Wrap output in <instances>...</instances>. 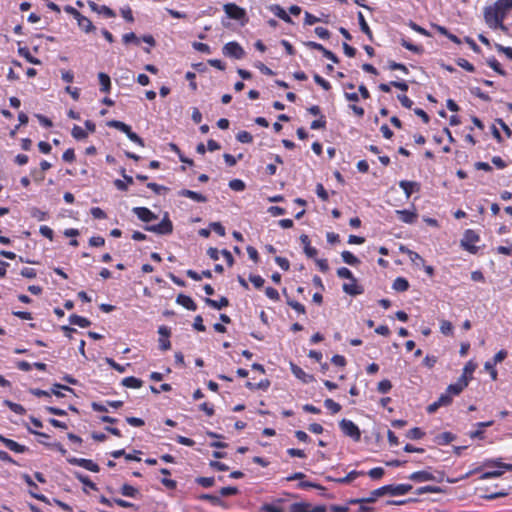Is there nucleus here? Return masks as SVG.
<instances>
[{
	"label": "nucleus",
	"instance_id": "37998d69",
	"mask_svg": "<svg viewBox=\"0 0 512 512\" xmlns=\"http://www.w3.org/2000/svg\"><path fill=\"white\" fill-rule=\"evenodd\" d=\"M229 187L234 191H243L245 189V184L240 179H234L229 182Z\"/></svg>",
	"mask_w": 512,
	"mask_h": 512
},
{
	"label": "nucleus",
	"instance_id": "774afa93",
	"mask_svg": "<svg viewBox=\"0 0 512 512\" xmlns=\"http://www.w3.org/2000/svg\"><path fill=\"white\" fill-rule=\"evenodd\" d=\"M507 357V352L505 350H500L497 352L493 358V363L496 365L501 363Z\"/></svg>",
	"mask_w": 512,
	"mask_h": 512
},
{
	"label": "nucleus",
	"instance_id": "aec40b11",
	"mask_svg": "<svg viewBox=\"0 0 512 512\" xmlns=\"http://www.w3.org/2000/svg\"><path fill=\"white\" fill-rule=\"evenodd\" d=\"M76 21L79 28L85 33H90L95 30V26L92 24V22L82 14L78 19H76Z\"/></svg>",
	"mask_w": 512,
	"mask_h": 512
},
{
	"label": "nucleus",
	"instance_id": "69168bd1",
	"mask_svg": "<svg viewBox=\"0 0 512 512\" xmlns=\"http://www.w3.org/2000/svg\"><path fill=\"white\" fill-rule=\"evenodd\" d=\"M407 436L411 439H420L423 436V432L419 428H413L408 431Z\"/></svg>",
	"mask_w": 512,
	"mask_h": 512
},
{
	"label": "nucleus",
	"instance_id": "4c0bfd02",
	"mask_svg": "<svg viewBox=\"0 0 512 512\" xmlns=\"http://www.w3.org/2000/svg\"><path fill=\"white\" fill-rule=\"evenodd\" d=\"M72 136L77 140H82L87 137V132L82 127L75 125L72 128Z\"/></svg>",
	"mask_w": 512,
	"mask_h": 512
},
{
	"label": "nucleus",
	"instance_id": "09e8293b",
	"mask_svg": "<svg viewBox=\"0 0 512 512\" xmlns=\"http://www.w3.org/2000/svg\"><path fill=\"white\" fill-rule=\"evenodd\" d=\"M392 388L391 382L389 380H382L378 383V391L381 393H387Z\"/></svg>",
	"mask_w": 512,
	"mask_h": 512
},
{
	"label": "nucleus",
	"instance_id": "e433bc0d",
	"mask_svg": "<svg viewBox=\"0 0 512 512\" xmlns=\"http://www.w3.org/2000/svg\"><path fill=\"white\" fill-rule=\"evenodd\" d=\"M324 405L332 414H336L341 410V406L332 399H326Z\"/></svg>",
	"mask_w": 512,
	"mask_h": 512
},
{
	"label": "nucleus",
	"instance_id": "c03bdc74",
	"mask_svg": "<svg viewBox=\"0 0 512 512\" xmlns=\"http://www.w3.org/2000/svg\"><path fill=\"white\" fill-rule=\"evenodd\" d=\"M484 369L489 372L491 378L496 380L497 378V370L495 369V364L491 361H487L484 364Z\"/></svg>",
	"mask_w": 512,
	"mask_h": 512
},
{
	"label": "nucleus",
	"instance_id": "79ce46f5",
	"mask_svg": "<svg viewBox=\"0 0 512 512\" xmlns=\"http://www.w3.org/2000/svg\"><path fill=\"white\" fill-rule=\"evenodd\" d=\"M19 54L24 56L28 62L32 63V64H35V65H38L40 64V60H38L37 58H34L28 50H26L25 48H20L19 49Z\"/></svg>",
	"mask_w": 512,
	"mask_h": 512
},
{
	"label": "nucleus",
	"instance_id": "dca6fc26",
	"mask_svg": "<svg viewBox=\"0 0 512 512\" xmlns=\"http://www.w3.org/2000/svg\"><path fill=\"white\" fill-rule=\"evenodd\" d=\"M291 372L296 378L301 380L303 383H309L313 380L312 375L307 374L303 369H301L295 364H291Z\"/></svg>",
	"mask_w": 512,
	"mask_h": 512
},
{
	"label": "nucleus",
	"instance_id": "ddd939ff",
	"mask_svg": "<svg viewBox=\"0 0 512 512\" xmlns=\"http://www.w3.org/2000/svg\"><path fill=\"white\" fill-rule=\"evenodd\" d=\"M133 212L144 222H150L156 219L155 214L145 207H135L133 208Z\"/></svg>",
	"mask_w": 512,
	"mask_h": 512
},
{
	"label": "nucleus",
	"instance_id": "8fccbe9b",
	"mask_svg": "<svg viewBox=\"0 0 512 512\" xmlns=\"http://www.w3.org/2000/svg\"><path fill=\"white\" fill-rule=\"evenodd\" d=\"M261 511H263V512H283V509L278 505L266 503L261 507Z\"/></svg>",
	"mask_w": 512,
	"mask_h": 512
},
{
	"label": "nucleus",
	"instance_id": "412c9836",
	"mask_svg": "<svg viewBox=\"0 0 512 512\" xmlns=\"http://www.w3.org/2000/svg\"><path fill=\"white\" fill-rule=\"evenodd\" d=\"M177 303L182 305L183 307H185L186 309L188 310H191V311H194L196 310V304L195 302L192 300L191 297L189 296H186V295H183V294H180L178 297H177Z\"/></svg>",
	"mask_w": 512,
	"mask_h": 512
},
{
	"label": "nucleus",
	"instance_id": "473e14b6",
	"mask_svg": "<svg viewBox=\"0 0 512 512\" xmlns=\"http://www.w3.org/2000/svg\"><path fill=\"white\" fill-rule=\"evenodd\" d=\"M402 251H405L409 257V259L416 265H423L424 266V259L416 252L414 251H411L409 249H406V250H403V248H401Z\"/></svg>",
	"mask_w": 512,
	"mask_h": 512
},
{
	"label": "nucleus",
	"instance_id": "c85d7f7f",
	"mask_svg": "<svg viewBox=\"0 0 512 512\" xmlns=\"http://www.w3.org/2000/svg\"><path fill=\"white\" fill-rule=\"evenodd\" d=\"M440 332L443 334V335H446V336H450V335H453V330H454V327L452 325V323L448 320H440Z\"/></svg>",
	"mask_w": 512,
	"mask_h": 512
},
{
	"label": "nucleus",
	"instance_id": "a19ab883",
	"mask_svg": "<svg viewBox=\"0 0 512 512\" xmlns=\"http://www.w3.org/2000/svg\"><path fill=\"white\" fill-rule=\"evenodd\" d=\"M4 404L6 406H8L13 412L17 413V414H24L25 413V409L23 406H21L20 404H17V403H13L11 401H8L6 400L4 402Z\"/></svg>",
	"mask_w": 512,
	"mask_h": 512
},
{
	"label": "nucleus",
	"instance_id": "c756f323",
	"mask_svg": "<svg viewBox=\"0 0 512 512\" xmlns=\"http://www.w3.org/2000/svg\"><path fill=\"white\" fill-rule=\"evenodd\" d=\"M271 11L280 19L284 20L285 22H290L291 19L289 15L286 13V11L280 7L279 5H273L271 6Z\"/></svg>",
	"mask_w": 512,
	"mask_h": 512
},
{
	"label": "nucleus",
	"instance_id": "0eeeda50",
	"mask_svg": "<svg viewBox=\"0 0 512 512\" xmlns=\"http://www.w3.org/2000/svg\"><path fill=\"white\" fill-rule=\"evenodd\" d=\"M341 431L346 435L351 437L353 440L358 441L360 439L361 433L358 426L353 423L351 420L343 419L339 423Z\"/></svg>",
	"mask_w": 512,
	"mask_h": 512
},
{
	"label": "nucleus",
	"instance_id": "e2e57ef3",
	"mask_svg": "<svg viewBox=\"0 0 512 512\" xmlns=\"http://www.w3.org/2000/svg\"><path fill=\"white\" fill-rule=\"evenodd\" d=\"M275 262L278 264V266L287 271L290 267L289 261L286 258L283 257H276Z\"/></svg>",
	"mask_w": 512,
	"mask_h": 512
},
{
	"label": "nucleus",
	"instance_id": "9b49d317",
	"mask_svg": "<svg viewBox=\"0 0 512 512\" xmlns=\"http://www.w3.org/2000/svg\"><path fill=\"white\" fill-rule=\"evenodd\" d=\"M69 463L78 465L80 467L85 468L86 470H89L91 472H98L99 466L94 463L92 460L89 459H83V458H69Z\"/></svg>",
	"mask_w": 512,
	"mask_h": 512
},
{
	"label": "nucleus",
	"instance_id": "39448f33",
	"mask_svg": "<svg viewBox=\"0 0 512 512\" xmlns=\"http://www.w3.org/2000/svg\"><path fill=\"white\" fill-rule=\"evenodd\" d=\"M479 241L478 234L473 230H466L461 240V246L470 253H476V243Z\"/></svg>",
	"mask_w": 512,
	"mask_h": 512
},
{
	"label": "nucleus",
	"instance_id": "338daca9",
	"mask_svg": "<svg viewBox=\"0 0 512 512\" xmlns=\"http://www.w3.org/2000/svg\"><path fill=\"white\" fill-rule=\"evenodd\" d=\"M265 294L268 298L272 300H278L279 299V293L276 289L272 287H267L265 290Z\"/></svg>",
	"mask_w": 512,
	"mask_h": 512
},
{
	"label": "nucleus",
	"instance_id": "cd10ccee",
	"mask_svg": "<svg viewBox=\"0 0 512 512\" xmlns=\"http://www.w3.org/2000/svg\"><path fill=\"white\" fill-rule=\"evenodd\" d=\"M205 302L210 307H212L214 309H218V310L222 309L223 307L228 306V303H229L227 298H225V297H222L219 301L212 300L210 298H206Z\"/></svg>",
	"mask_w": 512,
	"mask_h": 512
},
{
	"label": "nucleus",
	"instance_id": "f704fd0d",
	"mask_svg": "<svg viewBox=\"0 0 512 512\" xmlns=\"http://www.w3.org/2000/svg\"><path fill=\"white\" fill-rule=\"evenodd\" d=\"M186 273H187L188 277H190L191 279H193L195 281H200L202 279V277H206V278L211 277V271H209V270L203 271L202 274H198L197 272H195L193 270H188Z\"/></svg>",
	"mask_w": 512,
	"mask_h": 512
},
{
	"label": "nucleus",
	"instance_id": "864d4df0",
	"mask_svg": "<svg viewBox=\"0 0 512 512\" xmlns=\"http://www.w3.org/2000/svg\"><path fill=\"white\" fill-rule=\"evenodd\" d=\"M314 80L318 85H320L325 90H329L331 88L330 83L321 76H319L318 74L314 75Z\"/></svg>",
	"mask_w": 512,
	"mask_h": 512
},
{
	"label": "nucleus",
	"instance_id": "2eb2a0df",
	"mask_svg": "<svg viewBox=\"0 0 512 512\" xmlns=\"http://www.w3.org/2000/svg\"><path fill=\"white\" fill-rule=\"evenodd\" d=\"M409 479L415 482H427L435 480V477L432 473L428 471H417L409 475Z\"/></svg>",
	"mask_w": 512,
	"mask_h": 512
},
{
	"label": "nucleus",
	"instance_id": "393cba45",
	"mask_svg": "<svg viewBox=\"0 0 512 512\" xmlns=\"http://www.w3.org/2000/svg\"><path fill=\"white\" fill-rule=\"evenodd\" d=\"M123 386L127 388L138 389L142 386V381L136 377H126L122 380Z\"/></svg>",
	"mask_w": 512,
	"mask_h": 512
},
{
	"label": "nucleus",
	"instance_id": "bb28decb",
	"mask_svg": "<svg viewBox=\"0 0 512 512\" xmlns=\"http://www.w3.org/2000/svg\"><path fill=\"white\" fill-rule=\"evenodd\" d=\"M69 320L71 324L77 325L81 328L88 327L91 324V322L87 318L78 315H71Z\"/></svg>",
	"mask_w": 512,
	"mask_h": 512
},
{
	"label": "nucleus",
	"instance_id": "f8f14e48",
	"mask_svg": "<svg viewBox=\"0 0 512 512\" xmlns=\"http://www.w3.org/2000/svg\"><path fill=\"white\" fill-rule=\"evenodd\" d=\"M343 291L346 294L356 296L363 293V288L357 283L355 277L349 280V282L344 283L342 286Z\"/></svg>",
	"mask_w": 512,
	"mask_h": 512
},
{
	"label": "nucleus",
	"instance_id": "de8ad7c7",
	"mask_svg": "<svg viewBox=\"0 0 512 512\" xmlns=\"http://www.w3.org/2000/svg\"><path fill=\"white\" fill-rule=\"evenodd\" d=\"M237 140L241 143H250L252 141V136L247 131H241L237 134Z\"/></svg>",
	"mask_w": 512,
	"mask_h": 512
},
{
	"label": "nucleus",
	"instance_id": "c9c22d12",
	"mask_svg": "<svg viewBox=\"0 0 512 512\" xmlns=\"http://www.w3.org/2000/svg\"><path fill=\"white\" fill-rule=\"evenodd\" d=\"M477 365L473 361H469L463 368V374L461 376H466L468 381L471 379L473 372L475 371Z\"/></svg>",
	"mask_w": 512,
	"mask_h": 512
},
{
	"label": "nucleus",
	"instance_id": "9d476101",
	"mask_svg": "<svg viewBox=\"0 0 512 512\" xmlns=\"http://www.w3.org/2000/svg\"><path fill=\"white\" fill-rule=\"evenodd\" d=\"M468 378L461 376L456 383L447 387L446 392L452 397L460 394L468 386Z\"/></svg>",
	"mask_w": 512,
	"mask_h": 512
},
{
	"label": "nucleus",
	"instance_id": "ea45409f",
	"mask_svg": "<svg viewBox=\"0 0 512 512\" xmlns=\"http://www.w3.org/2000/svg\"><path fill=\"white\" fill-rule=\"evenodd\" d=\"M124 178H125L126 182L122 181V180H119V179L115 180V182H114L115 186L119 190H126L127 189V184H132L133 183L132 177L124 175Z\"/></svg>",
	"mask_w": 512,
	"mask_h": 512
},
{
	"label": "nucleus",
	"instance_id": "2f4dec72",
	"mask_svg": "<svg viewBox=\"0 0 512 512\" xmlns=\"http://www.w3.org/2000/svg\"><path fill=\"white\" fill-rule=\"evenodd\" d=\"M358 21L362 32H364L370 39L372 38V32L364 18L362 12L358 13Z\"/></svg>",
	"mask_w": 512,
	"mask_h": 512
},
{
	"label": "nucleus",
	"instance_id": "a18cd8bd",
	"mask_svg": "<svg viewBox=\"0 0 512 512\" xmlns=\"http://www.w3.org/2000/svg\"><path fill=\"white\" fill-rule=\"evenodd\" d=\"M384 474H385V470L381 467L373 468L368 472V475L372 479H380L381 477H383Z\"/></svg>",
	"mask_w": 512,
	"mask_h": 512
},
{
	"label": "nucleus",
	"instance_id": "603ef678",
	"mask_svg": "<svg viewBox=\"0 0 512 512\" xmlns=\"http://www.w3.org/2000/svg\"><path fill=\"white\" fill-rule=\"evenodd\" d=\"M316 194L323 201H327L328 200V193H327V191L325 190L324 186L321 183H318L316 185Z\"/></svg>",
	"mask_w": 512,
	"mask_h": 512
},
{
	"label": "nucleus",
	"instance_id": "a211bd4d",
	"mask_svg": "<svg viewBox=\"0 0 512 512\" xmlns=\"http://www.w3.org/2000/svg\"><path fill=\"white\" fill-rule=\"evenodd\" d=\"M0 441L8 448L9 450L16 452V453H23L25 451V447L23 445H20L14 440L5 438L0 435Z\"/></svg>",
	"mask_w": 512,
	"mask_h": 512
},
{
	"label": "nucleus",
	"instance_id": "052dcab7",
	"mask_svg": "<svg viewBox=\"0 0 512 512\" xmlns=\"http://www.w3.org/2000/svg\"><path fill=\"white\" fill-rule=\"evenodd\" d=\"M315 34L321 39H328L330 36L329 31L324 27H316Z\"/></svg>",
	"mask_w": 512,
	"mask_h": 512
},
{
	"label": "nucleus",
	"instance_id": "423d86ee",
	"mask_svg": "<svg viewBox=\"0 0 512 512\" xmlns=\"http://www.w3.org/2000/svg\"><path fill=\"white\" fill-rule=\"evenodd\" d=\"M222 52L225 56L235 59H242L245 55V51L242 46L235 41L226 43L223 46Z\"/></svg>",
	"mask_w": 512,
	"mask_h": 512
},
{
	"label": "nucleus",
	"instance_id": "f257e3e1",
	"mask_svg": "<svg viewBox=\"0 0 512 512\" xmlns=\"http://www.w3.org/2000/svg\"><path fill=\"white\" fill-rule=\"evenodd\" d=\"M512 9V0H497L493 5L484 8V19L491 29H500L507 33L503 24L507 13Z\"/></svg>",
	"mask_w": 512,
	"mask_h": 512
},
{
	"label": "nucleus",
	"instance_id": "6e6552de",
	"mask_svg": "<svg viewBox=\"0 0 512 512\" xmlns=\"http://www.w3.org/2000/svg\"><path fill=\"white\" fill-rule=\"evenodd\" d=\"M323 505L314 506L308 502H298L290 506V512H325Z\"/></svg>",
	"mask_w": 512,
	"mask_h": 512
},
{
	"label": "nucleus",
	"instance_id": "b1692460",
	"mask_svg": "<svg viewBox=\"0 0 512 512\" xmlns=\"http://www.w3.org/2000/svg\"><path fill=\"white\" fill-rule=\"evenodd\" d=\"M362 475H364V472L353 470V471L349 472L345 477L335 479V481L337 483H341V484H348Z\"/></svg>",
	"mask_w": 512,
	"mask_h": 512
},
{
	"label": "nucleus",
	"instance_id": "7c9ffc66",
	"mask_svg": "<svg viewBox=\"0 0 512 512\" xmlns=\"http://www.w3.org/2000/svg\"><path fill=\"white\" fill-rule=\"evenodd\" d=\"M107 125L109 127L116 128L125 134H127L129 132V130L131 129V127L129 125L125 124L124 122L117 121V120L109 121Z\"/></svg>",
	"mask_w": 512,
	"mask_h": 512
},
{
	"label": "nucleus",
	"instance_id": "f3484780",
	"mask_svg": "<svg viewBox=\"0 0 512 512\" xmlns=\"http://www.w3.org/2000/svg\"><path fill=\"white\" fill-rule=\"evenodd\" d=\"M396 214L402 222L407 224H412L417 219V213L411 210H397Z\"/></svg>",
	"mask_w": 512,
	"mask_h": 512
},
{
	"label": "nucleus",
	"instance_id": "1a4fd4ad",
	"mask_svg": "<svg viewBox=\"0 0 512 512\" xmlns=\"http://www.w3.org/2000/svg\"><path fill=\"white\" fill-rule=\"evenodd\" d=\"M146 230L157 234L165 235L170 234L172 232L173 225L169 218L165 216L159 224L147 226Z\"/></svg>",
	"mask_w": 512,
	"mask_h": 512
},
{
	"label": "nucleus",
	"instance_id": "bf43d9fd",
	"mask_svg": "<svg viewBox=\"0 0 512 512\" xmlns=\"http://www.w3.org/2000/svg\"><path fill=\"white\" fill-rule=\"evenodd\" d=\"M126 135L134 143H136L140 146H144L143 140L136 133H134L131 129L129 130V132Z\"/></svg>",
	"mask_w": 512,
	"mask_h": 512
},
{
	"label": "nucleus",
	"instance_id": "3c124183",
	"mask_svg": "<svg viewBox=\"0 0 512 512\" xmlns=\"http://www.w3.org/2000/svg\"><path fill=\"white\" fill-rule=\"evenodd\" d=\"M337 275L340 277V278H345V279H352L354 276L352 274V272L346 268V267H341L337 270Z\"/></svg>",
	"mask_w": 512,
	"mask_h": 512
},
{
	"label": "nucleus",
	"instance_id": "20e7f679",
	"mask_svg": "<svg viewBox=\"0 0 512 512\" xmlns=\"http://www.w3.org/2000/svg\"><path fill=\"white\" fill-rule=\"evenodd\" d=\"M485 466H492L495 467V469L484 472L480 477L482 480L497 478L501 476L506 470H512V464H506L499 461H488L485 463Z\"/></svg>",
	"mask_w": 512,
	"mask_h": 512
},
{
	"label": "nucleus",
	"instance_id": "72a5a7b5",
	"mask_svg": "<svg viewBox=\"0 0 512 512\" xmlns=\"http://www.w3.org/2000/svg\"><path fill=\"white\" fill-rule=\"evenodd\" d=\"M121 493L126 497H136L138 495V490L129 484H124L121 487Z\"/></svg>",
	"mask_w": 512,
	"mask_h": 512
},
{
	"label": "nucleus",
	"instance_id": "5fc2aeb1",
	"mask_svg": "<svg viewBox=\"0 0 512 512\" xmlns=\"http://www.w3.org/2000/svg\"><path fill=\"white\" fill-rule=\"evenodd\" d=\"M451 401H452V397H451L447 392H445L444 394H442V395L438 398V400H437L438 405H440L441 407H442V406H447V405H449V404L451 403Z\"/></svg>",
	"mask_w": 512,
	"mask_h": 512
},
{
	"label": "nucleus",
	"instance_id": "6ab92c4d",
	"mask_svg": "<svg viewBox=\"0 0 512 512\" xmlns=\"http://www.w3.org/2000/svg\"><path fill=\"white\" fill-rule=\"evenodd\" d=\"M178 194H179V196L187 197L196 202H206L207 201L205 196H203L202 194H200L198 192L192 191V190L183 189V190L179 191Z\"/></svg>",
	"mask_w": 512,
	"mask_h": 512
},
{
	"label": "nucleus",
	"instance_id": "4d7b16f0",
	"mask_svg": "<svg viewBox=\"0 0 512 512\" xmlns=\"http://www.w3.org/2000/svg\"><path fill=\"white\" fill-rule=\"evenodd\" d=\"M210 227L218 235H220V236H224L225 235V228L222 226L221 223H219V222H212L210 224Z\"/></svg>",
	"mask_w": 512,
	"mask_h": 512
},
{
	"label": "nucleus",
	"instance_id": "5701e85b",
	"mask_svg": "<svg viewBox=\"0 0 512 512\" xmlns=\"http://www.w3.org/2000/svg\"><path fill=\"white\" fill-rule=\"evenodd\" d=\"M98 79H99V83H100V90L102 92H105V93H108L111 89V81H110V77L103 73V72H100L98 74Z\"/></svg>",
	"mask_w": 512,
	"mask_h": 512
},
{
	"label": "nucleus",
	"instance_id": "4be33fe9",
	"mask_svg": "<svg viewBox=\"0 0 512 512\" xmlns=\"http://www.w3.org/2000/svg\"><path fill=\"white\" fill-rule=\"evenodd\" d=\"M399 186L403 189L407 198L419 188L418 184L412 181H400Z\"/></svg>",
	"mask_w": 512,
	"mask_h": 512
},
{
	"label": "nucleus",
	"instance_id": "13d9d810",
	"mask_svg": "<svg viewBox=\"0 0 512 512\" xmlns=\"http://www.w3.org/2000/svg\"><path fill=\"white\" fill-rule=\"evenodd\" d=\"M457 64L461 68H463V69H465V70H467L469 72H473L474 71V66L469 61H467L466 59H463V58L458 59Z\"/></svg>",
	"mask_w": 512,
	"mask_h": 512
},
{
	"label": "nucleus",
	"instance_id": "0e129e2a",
	"mask_svg": "<svg viewBox=\"0 0 512 512\" xmlns=\"http://www.w3.org/2000/svg\"><path fill=\"white\" fill-rule=\"evenodd\" d=\"M89 243L91 246L100 247L104 245L105 240L101 236H95L90 238Z\"/></svg>",
	"mask_w": 512,
	"mask_h": 512
},
{
	"label": "nucleus",
	"instance_id": "680f3d73",
	"mask_svg": "<svg viewBox=\"0 0 512 512\" xmlns=\"http://www.w3.org/2000/svg\"><path fill=\"white\" fill-rule=\"evenodd\" d=\"M91 215L97 219H105L106 213L99 207H93L91 209Z\"/></svg>",
	"mask_w": 512,
	"mask_h": 512
},
{
	"label": "nucleus",
	"instance_id": "f03ea898",
	"mask_svg": "<svg viewBox=\"0 0 512 512\" xmlns=\"http://www.w3.org/2000/svg\"><path fill=\"white\" fill-rule=\"evenodd\" d=\"M411 489L412 485L410 484L386 485L373 490L370 493L369 497L353 500L352 503H372L375 502L377 498L388 494L392 496H402L407 494Z\"/></svg>",
	"mask_w": 512,
	"mask_h": 512
},
{
	"label": "nucleus",
	"instance_id": "a878e982",
	"mask_svg": "<svg viewBox=\"0 0 512 512\" xmlns=\"http://www.w3.org/2000/svg\"><path fill=\"white\" fill-rule=\"evenodd\" d=\"M392 287L398 292H404L409 288V283L405 278L398 277L394 280Z\"/></svg>",
	"mask_w": 512,
	"mask_h": 512
},
{
	"label": "nucleus",
	"instance_id": "58836bf2",
	"mask_svg": "<svg viewBox=\"0 0 512 512\" xmlns=\"http://www.w3.org/2000/svg\"><path fill=\"white\" fill-rule=\"evenodd\" d=\"M342 259L345 263L349 264V265H356L359 260L357 259V257H355L351 252L349 251H343L342 254Z\"/></svg>",
	"mask_w": 512,
	"mask_h": 512
},
{
	"label": "nucleus",
	"instance_id": "4468645a",
	"mask_svg": "<svg viewBox=\"0 0 512 512\" xmlns=\"http://www.w3.org/2000/svg\"><path fill=\"white\" fill-rule=\"evenodd\" d=\"M88 6L92 11L98 14H102L107 18H112L115 16L114 11L105 5L99 6L93 1H88Z\"/></svg>",
	"mask_w": 512,
	"mask_h": 512
},
{
	"label": "nucleus",
	"instance_id": "49530a36",
	"mask_svg": "<svg viewBox=\"0 0 512 512\" xmlns=\"http://www.w3.org/2000/svg\"><path fill=\"white\" fill-rule=\"evenodd\" d=\"M193 48L199 52H202V53H206V54H210L211 53V49L210 47L205 44V43H201V42H194L192 44Z\"/></svg>",
	"mask_w": 512,
	"mask_h": 512
},
{
	"label": "nucleus",
	"instance_id": "6e6d98bb",
	"mask_svg": "<svg viewBox=\"0 0 512 512\" xmlns=\"http://www.w3.org/2000/svg\"><path fill=\"white\" fill-rule=\"evenodd\" d=\"M249 280L256 288L262 287L265 282L264 279L259 275H250Z\"/></svg>",
	"mask_w": 512,
	"mask_h": 512
},
{
	"label": "nucleus",
	"instance_id": "7ed1b4c3",
	"mask_svg": "<svg viewBox=\"0 0 512 512\" xmlns=\"http://www.w3.org/2000/svg\"><path fill=\"white\" fill-rule=\"evenodd\" d=\"M223 10L229 19L238 21L242 26L248 21L246 10L235 3H226Z\"/></svg>",
	"mask_w": 512,
	"mask_h": 512
}]
</instances>
